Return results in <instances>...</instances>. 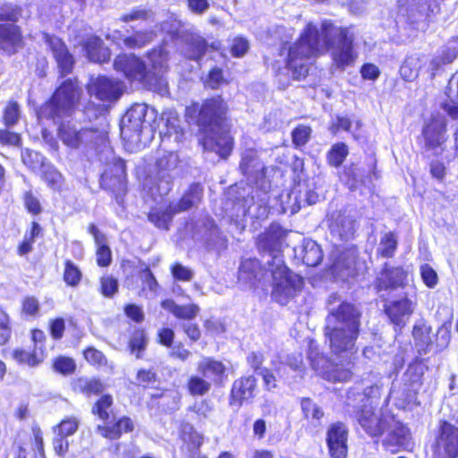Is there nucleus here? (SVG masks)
<instances>
[{
    "label": "nucleus",
    "mask_w": 458,
    "mask_h": 458,
    "mask_svg": "<svg viewBox=\"0 0 458 458\" xmlns=\"http://www.w3.org/2000/svg\"><path fill=\"white\" fill-rule=\"evenodd\" d=\"M259 267V262L257 259H245L242 262L239 268V277L245 281H251L257 277V269Z\"/></svg>",
    "instance_id": "nucleus-55"
},
{
    "label": "nucleus",
    "mask_w": 458,
    "mask_h": 458,
    "mask_svg": "<svg viewBox=\"0 0 458 458\" xmlns=\"http://www.w3.org/2000/svg\"><path fill=\"white\" fill-rule=\"evenodd\" d=\"M21 117L20 106L15 101H10L4 110L3 119L6 126H13Z\"/></svg>",
    "instance_id": "nucleus-57"
},
{
    "label": "nucleus",
    "mask_w": 458,
    "mask_h": 458,
    "mask_svg": "<svg viewBox=\"0 0 458 458\" xmlns=\"http://www.w3.org/2000/svg\"><path fill=\"white\" fill-rule=\"evenodd\" d=\"M269 257L271 260H267V265L272 277V297L277 302L285 304L301 289L302 279L288 270L280 254H269Z\"/></svg>",
    "instance_id": "nucleus-6"
},
{
    "label": "nucleus",
    "mask_w": 458,
    "mask_h": 458,
    "mask_svg": "<svg viewBox=\"0 0 458 458\" xmlns=\"http://www.w3.org/2000/svg\"><path fill=\"white\" fill-rule=\"evenodd\" d=\"M118 91V83L106 77L96 79L89 88V94L102 101L116 99L119 97Z\"/></svg>",
    "instance_id": "nucleus-24"
},
{
    "label": "nucleus",
    "mask_w": 458,
    "mask_h": 458,
    "mask_svg": "<svg viewBox=\"0 0 458 458\" xmlns=\"http://www.w3.org/2000/svg\"><path fill=\"white\" fill-rule=\"evenodd\" d=\"M427 64L425 55H413L408 56L400 68L402 78L407 81H414L422 67Z\"/></svg>",
    "instance_id": "nucleus-32"
},
{
    "label": "nucleus",
    "mask_w": 458,
    "mask_h": 458,
    "mask_svg": "<svg viewBox=\"0 0 458 458\" xmlns=\"http://www.w3.org/2000/svg\"><path fill=\"white\" fill-rule=\"evenodd\" d=\"M147 58L149 69L165 78L164 73L166 72L168 67V52L165 47H160L158 48H154L148 54Z\"/></svg>",
    "instance_id": "nucleus-38"
},
{
    "label": "nucleus",
    "mask_w": 458,
    "mask_h": 458,
    "mask_svg": "<svg viewBox=\"0 0 458 458\" xmlns=\"http://www.w3.org/2000/svg\"><path fill=\"white\" fill-rule=\"evenodd\" d=\"M44 181L53 189H57L62 183V174L52 165L45 164L39 170Z\"/></svg>",
    "instance_id": "nucleus-54"
},
{
    "label": "nucleus",
    "mask_w": 458,
    "mask_h": 458,
    "mask_svg": "<svg viewBox=\"0 0 458 458\" xmlns=\"http://www.w3.org/2000/svg\"><path fill=\"white\" fill-rule=\"evenodd\" d=\"M349 430L342 421L331 423L327 430L326 444L330 458H348Z\"/></svg>",
    "instance_id": "nucleus-14"
},
{
    "label": "nucleus",
    "mask_w": 458,
    "mask_h": 458,
    "mask_svg": "<svg viewBox=\"0 0 458 458\" xmlns=\"http://www.w3.org/2000/svg\"><path fill=\"white\" fill-rule=\"evenodd\" d=\"M136 380L139 386L148 388L158 381V375L154 368H142L137 370Z\"/></svg>",
    "instance_id": "nucleus-53"
},
{
    "label": "nucleus",
    "mask_w": 458,
    "mask_h": 458,
    "mask_svg": "<svg viewBox=\"0 0 458 458\" xmlns=\"http://www.w3.org/2000/svg\"><path fill=\"white\" fill-rule=\"evenodd\" d=\"M439 11V4H434L430 0H405L400 4V12L406 15L411 23L429 20L431 15L438 13Z\"/></svg>",
    "instance_id": "nucleus-16"
},
{
    "label": "nucleus",
    "mask_w": 458,
    "mask_h": 458,
    "mask_svg": "<svg viewBox=\"0 0 458 458\" xmlns=\"http://www.w3.org/2000/svg\"><path fill=\"white\" fill-rule=\"evenodd\" d=\"M21 157L22 163L34 172L39 171L45 165V158L40 153L28 148L21 150Z\"/></svg>",
    "instance_id": "nucleus-47"
},
{
    "label": "nucleus",
    "mask_w": 458,
    "mask_h": 458,
    "mask_svg": "<svg viewBox=\"0 0 458 458\" xmlns=\"http://www.w3.org/2000/svg\"><path fill=\"white\" fill-rule=\"evenodd\" d=\"M211 386V382L200 374L191 375L186 381V390L193 397L206 395L210 391Z\"/></svg>",
    "instance_id": "nucleus-41"
},
{
    "label": "nucleus",
    "mask_w": 458,
    "mask_h": 458,
    "mask_svg": "<svg viewBox=\"0 0 458 458\" xmlns=\"http://www.w3.org/2000/svg\"><path fill=\"white\" fill-rule=\"evenodd\" d=\"M284 237V232L282 227L277 225H271L265 234V239L271 247H276Z\"/></svg>",
    "instance_id": "nucleus-62"
},
{
    "label": "nucleus",
    "mask_w": 458,
    "mask_h": 458,
    "mask_svg": "<svg viewBox=\"0 0 458 458\" xmlns=\"http://www.w3.org/2000/svg\"><path fill=\"white\" fill-rule=\"evenodd\" d=\"M197 371L216 386H223L228 378L226 366L213 357L203 358L197 365Z\"/></svg>",
    "instance_id": "nucleus-19"
},
{
    "label": "nucleus",
    "mask_w": 458,
    "mask_h": 458,
    "mask_svg": "<svg viewBox=\"0 0 458 458\" xmlns=\"http://www.w3.org/2000/svg\"><path fill=\"white\" fill-rule=\"evenodd\" d=\"M349 149L346 144L338 142L334 144L330 150L327 152V159L330 165L338 167L345 160Z\"/></svg>",
    "instance_id": "nucleus-46"
},
{
    "label": "nucleus",
    "mask_w": 458,
    "mask_h": 458,
    "mask_svg": "<svg viewBox=\"0 0 458 458\" xmlns=\"http://www.w3.org/2000/svg\"><path fill=\"white\" fill-rule=\"evenodd\" d=\"M147 106L135 104L124 114L121 121V136L124 141L137 148L140 143V133L147 114Z\"/></svg>",
    "instance_id": "nucleus-11"
},
{
    "label": "nucleus",
    "mask_w": 458,
    "mask_h": 458,
    "mask_svg": "<svg viewBox=\"0 0 458 458\" xmlns=\"http://www.w3.org/2000/svg\"><path fill=\"white\" fill-rule=\"evenodd\" d=\"M386 432L387 437L383 441V445L386 449L403 446L410 436V430L407 426L395 419L391 428Z\"/></svg>",
    "instance_id": "nucleus-27"
},
{
    "label": "nucleus",
    "mask_w": 458,
    "mask_h": 458,
    "mask_svg": "<svg viewBox=\"0 0 458 458\" xmlns=\"http://www.w3.org/2000/svg\"><path fill=\"white\" fill-rule=\"evenodd\" d=\"M259 391L258 380L253 375H242L232 383L228 405L239 410L244 404L253 402Z\"/></svg>",
    "instance_id": "nucleus-12"
},
{
    "label": "nucleus",
    "mask_w": 458,
    "mask_h": 458,
    "mask_svg": "<svg viewBox=\"0 0 458 458\" xmlns=\"http://www.w3.org/2000/svg\"><path fill=\"white\" fill-rule=\"evenodd\" d=\"M125 177L126 168L124 161L121 158H114L112 166L103 173L101 182L121 188L123 185Z\"/></svg>",
    "instance_id": "nucleus-26"
},
{
    "label": "nucleus",
    "mask_w": 458,
    "mask_h": 458,
    "mask_svg": "<svg viewBox=\"0 0 458 458\" xmlns=\"http://www.w3.org/2000/svg\"><path fill=\"white\" fill-rule=\"evenodd\" d=\"M165 399L162 403L164 411L166 413H173L178 411L182 405V394L177 390L168 389L164 393Z\"/></svg>",
    "instance_id": "nucleus-51"
},
{
    "label": "nucleus",
    "mask_w": 458,
    "mask_h": 458,
    "mask_svg": "<svg viewBox=\"0 0 458 458\" xmlns=\"http://www.w3.org/2000/svg\"><path fill=\"white\" fill-rule=\"evenodd\" d=\"M300 405L304 420L315 426L321 425L325 412L317 403L310 397H301L300 399Z\"/></svg>",
    "instance_id": "nucleus-34"
},
{
    "label": "nucleus",
    "mask_w": 458,
    "mask_h": 458,
    "mask_svg": "<svg viewBox=\"0 0 458 458\" xmlns=\"http://www.w3.org/2000/svg\"><path fill=\"white\" fill-rule=\"evenodd\" d=\"M148 344V337L146 330L142 327H138L130 333L127 348L131 354H133L137 359H141L147 350Z\"/></svg>",
    "instance_id": "nucleus-30"
},
{
    "label": "nucleus",
    "mask_w": 458,
    "mask_h": 458,
    "mask_svg": "<svg viewBox=\"0 0 458 458\" xmlns=\"http://www.w3.org/2000/svg\"><path fill=\"white\" fill-rule=\"evenodd\" d=\"M97 133L95 130L81 128L70 122L62 123L58 130L62 142L72 148H78L81 145L92 141Z\"/></svg>",
    "instance_id": "nucleus-15"
},
{
    "label": "nucleus",
    "mask_w": 458,
    "mask_h": 458,
    "mask_svg": "<svg viewBox=\"0 0 458 458\" xmlns=\"http://www.w3.org/2000/svg\"><path fill=\"white\" fill-rule=\"evenodd\" d=\"M21 42L18 28L12 24H0V48L9 54L14 52V48Z\"/></svg>",
    "instance_id": "nucleus-33"
},
{
    "label": "nucleus",
    "mask_w": 458,
    "mask_h": 458,
    "mask_svg": "<svg viewBox=\"0 0 458 458\" xmlns=\"http://www.w3.org/2000/svg\"><path fill=\"white\" fill-rule=\"evenodd\" d=\"M52 369L62 376H71L77 369L74 359L65 355H58L51 361Z\"/></svg>",
    "instance_id": "nucleus-44"
},
{
    "label": "nucleus",
    "mask_w": 458,
    "mask_h": 458,
    "mask_svg": "<svg viewBox=\"0 0 458 458\" xmlns=\"http://www.w3.org/2000/svg\"><path fill=\"white\" fill-rule=\"evenodd\" d=\"M82 274L79 267L72 261L67 260L64 266V280L71 286H76L81 280Z\"/></svg>",
    "instance_id": "nucleus-56"
},
{
    "label": "nucleus",
    "mask_w": 458,
    "mask_h": 458,
    "mask_svg": "<svg viewBox=\"0 0 458 458\" xmlns=\"http://www.w3.org/2000/svg\"><path fill=\"white\" fill-rule=\"evenodd\" d=\"M360 317H335L325 327L329 349L336 359L333 362L323 353L310 356L311 367L332 382H347L352 377V369L358 352L355 343L360 332Z\"/></svg>",
    "instance_id": "nucleus-2"
},
{
    "label": "nucleus",
    "mask_w": 458,
    "mask_h": 458,
    "mask_svg": "<svg viewBox=\"0 0 458 458\" xmlns=\"http://www.w3.org/2000/svg\"><path fill=\"white\" fill-rule=\"evenodd\" d=\"M12 357L17 363L33 368L45 360L46 353H44L43 349H32L28 352L21 348H16L13 351Z\"/></svg>",
    "instance_id": "nucleus-36"
},
{
    "label": "nucleus",
    "mask_w": 458,
    "mask_h": 458,
    "mask_svg": "<svg viewBox=\"0 0 458 458\" xmlns=\"http://www.w3.org/2000/svg\"><path fill=\"white\" fill-rule=\"evenodd\" d=\"M447 100L443 103V108L450 116L458 118V71L453 74L446 87Z\"/></svg>",
    "instance_id": "nucleus-35"
},
{
    "label": "nucleus",
    "mask_w": 458,
    "mask_h": 458,
    "mask_svg": "<svg viewBox=\"0 0 458 458\" xmlns=\"http://www.w3.org/2000/svg\"><path fill=\"white\" fill-rule=\"evenodd\" d=\"M311 128L306 125H298L292 131L293 143L299 148L304 146L310 140Z\"/></svg>",
    "instance_id": "nucleus-59"
},
{
    "label": "nucleus",
    "mask_w": 458,
    "mask_h": 458,
    "mask_svg": "<svg viewBox=\"0 0 458 458\" xmlns=\"http://www.w3.org/2000/svg\"><path fill=\"white\" fill-rule=\"evenodd\" d=\"M357 256L355 250L343 253L333 265L334 276L343 281H348L358 275Z\"/></svg>",
    "instance_id": "nucleus-20"
},
{
    "label": "nucleus",
    "mask_w": 458,
    "mask_h": 458,
    "mask_svg": "<svg viewBox=\"0 0 458 458\" xmlns=\"http://www.w3.org/2000/svg\"><path fill=\"white\" fill-rule=\"evenodd\" d=\"M83 358L91 366L95 368H102L107 365L106 355L94 346H88L82 352Z\"/></svg>",
    "instance_id": "nucleus-49"
},
{
    "label": "nucleus",
    "mask_w": 458,
    "mask_h": 458,
    "mask_svg": "<svg viewBox=\"0 0 458 458\" xmlns=\"http://www.w3.org/2000/svg\"><path fill=\"white\" fill-rule=\"evenodd\" d=\"M240 167L246 175H255L264 170V166L259 162L257 153L252 149L244 152Z\"/></svg>",
    "instance_id": "nucleus-43"
},
{
    "label": "nucleus",
    "mask_w": 458,
    "mask_h": 458,
    "mask_svg": "<svg viewBox=\"0 0 458 458\" xmlns=\"http://www.w3.org/2000/svg\"><path fill=\"white\" fill-rule=\"evenodd\" d=\"M397 247V240L393 233H386L380 240L378 253L384 258L394 256Z\"/></svg>",
    "instance_id": "nucleus-52"
},
{
    "label": "nucleus",
    "mask_w": 458,
    "mask_h": 458,
    "mask_svg": "<svg viewBox=\"0 0 458 458\" xmlns=\"http://www.w3.org/2000/svg\"><path fill=\"white\" fill-rule=\"evenodd\" d=\"M79 428V420L74 416L64 417L57 425L53 428L55 433L64 436L71 437Z\"/></svg>",
    "instance_id": "nucleus-48"
},
{
    "label": "nucleus",
    "mask_w": 458,
    "mask_h": 458,
    "mask_svg": "<svg viewBox=\"0 0 458 458\" xmlns=\"http://www.w3.org/2000/svg\"><path fill=\"white\" fill-rule=\"evenodd\" d=\"M79 99L77 86L71 80L64 81L55 92L52 98L38 112L39 119H51L55 123L72 115Z\"/></svg>",
    "instance_id": "nucleus-7"
},
{
    "label": "nucleus",
    "mask_w": 458,
    "mask_h": 458,
    "mask_svg": "<svg viewBox=\"0 0 458 458\" xmlns=\"http://www.w3.org/2000/svg\"><path fill=\"white\" fill-rule=\"evenodd\" d=\"M420 276L424 284L429 288H434L438 283L437 272L428 264L420 267Z\"/></svg>",
    "instance_id": "nucleus-61"
},
{
    "label": "nucleus",
    "mask_w": 458,
    "mask_h": 458,
    "mask_svg": "<svg viewBox=\"0 0 458 458\" xmlns=\"http://www.w3.org/2000/svg\"><path fill=\"white\" fill-rule=\"evenodd\" d=\"M405 276L403 268L386 266L377 278L376 287L381 291L403 286Z\"/></svg>",
    "instance_id": "nucleus-25"
},
{
    "label": "nucleus",
    "mask_w": 458,
    "mask_h": 458,
    "mask_svg": "<svg viewBox=\"0 0 458 458\" xmlns=\"http://www.w3.org/2000/svg\"><path fill=\"white\" fill-rule=\"evenodd\" d=\"M21 138L20 134L10 131L6 129H0V144L9 147H20Z\"/></svg>",
    "instance_id": "nucleus-63"
},
{
    "label": "nucleus",
    "mask_w": 458,
    "mask_h": 458,
    "mask_svg": "<svg viewBox=\"0 0 458 458\" xmlns=\"http://www.w3.org/2000/svg\"><path fill=\"white\" fill-rule=\"evenodd\" d=\"M114 68L131 81H139L150 90L164 96L168 93L165 78L149 69L148 64L134 55H120L114 62Z\"/></svg>",
    "instance_id": "nucleus-5"
},
{
    "label": "nucleus",
    "mask_w": 458,
    "mask_h": 458,
    "mask_svg": "<svg viewBox=\"0 0 458 458\" xmlns=\"http://www.w3.org/2000/svg\"><path fill=\"white\" fill-rule=\"evenodd\" d=\"M330 228L331 233L341 240H349L354 234L355 221L350 216L339 214L332 222Z\"/></svg>",
    "instance_id": "nucleus-31"
},
{
    "label": "nucleus",
    "mask_w": 458,
    "mask_h": 458,
    "mask_svg": "<svg viewBox=\"0 0 458 458\" xmlns=\"http://www.w3.org/2000/svg\"><path fill=\"white\" fill-rule=\"evenodd\" d=\"M45 40L51 48L62 74L70 72L73 65V58L68 53L64 44L60 38L47 34L45 35Z\"/></svg>",
    "instance_id": "nucleus-22"
},
{
    "label": "nucleus",
    "mask_w": 458,
    "mask_h": 458,
    "mask_svg": "<svg viewBox=\"0 0 458 458\" xmlns=\"http://www.w3.org/2000/svg\"><path fill=\"white\" fill-rule=\"evenodd\" d=\"M457 54L458 52L454 48L449 47L445 50H443L441 55H437L432 59L430 63L431 71L434 72L437 70L441 65L452 63L455 59Z\"/></svg>",
    "instance_id": "nucleus-58"
},
{
    "label": "nucleus",
    "mask_w": 458,
    "mask_h": 458,
    "mask_svg": "<svg viewBox=\"0 0 458 458\" xmlns=\"http://www.w3.org/2000/svg\"><path fill=\"white\" fill-rule=\"evenodd\" d=\"M212 410L213 406L208 399H201L199 402H195L187 408V411L195 414V420L197 421L208 419Z\"/></svg>",
    "instance_id": "nucleus-50"
},
{
    "label": "nucleus",
    "mask_w": 458,
    "mask_h": 458,
    "mask_svg": "<svg viewBox=\"0 0 458 458\" xmlns=\"http://www.w3.org/2000/svg\"><path fill=\"white\" fill-rule=\"evenodd\" d=\"M179 164L177 153L173 151H162L158 154L155 165L154 180L157 182V191L160 195H165L171 189L173 173Z\"/></svg>",
    "instance_id": "nucleus-13"
},
{
    "label": "nucleus",
    "mask_w": 458,
    "mask_h": 458,
    "mask_svg": "<svg viewBox=\"0 0 458 458\" xmlns=\"http://www.w3.org/2000/svg\"><path fill=\"white\" fill-rule=\"evenodd\" d=\"M178 438L182 442L181 451L189 458H196L203 445L204 436L191 423L182 421L178 428Z\"/></svg>",
    "instance_id": "nucleus-18"
},
{
    "label": "nucleus",
    "mask_w": 458,
    "mask_h": 458,
    "mask_svg": "<svg viewBox=\"0 0 458 458\" xmlns=\"http://www.w3.org/2000/svg\"><path fill=\"white\" fill-rule=\"evenodd\" d=\"M412 336L415 346L420 354H426L435 347L437 351H442L450 342V332L443 327L438 328L436 334L425 323H420L413 327Z\"/></svg>",
    "instance_id": "nucleus-10"
},
{
    "label": "nucleus",
    "mask_w": 458,
    "mask_h": 458,
    "mask_svg": "<svg viewBox=\"0 0 458 458\" xmlns=\"http://www.w3.org/2000/svg\"><path fill=\"white\" fill-rule=\"evenodd\" d=\"M162 121L165 126V131H161L165 136L173 137L175 141H180L182 139L183 131L180 125L178 115L174 111H167L162 114Z\"/></svg>",
    "instance_id": "nucleus-40"
},
{
    "label": "nucleus",
    "mask_w": 458,
    "mask_h": 458,
    "mask_svg": "<svg viewBox=\"0 0 458 458\" xmlns=\"http://www.w3.org/2000/svg\"><path fill=\"white\" fill-rule=\"evenodd\" d=\"M91 414L102 422L97 426V432L105 439L114 441L123 434L132 433L135 429L133 420L123 415L116 420L114 412V399L109 393L100 394L92 403Z\"/></svg>",
    "instance_id": "nucleus-4"
},
{
    "label": "nucleus",
    "mask_w": 458,
    "mask_h": 458,
    "mask_svg": "<svg viewBox=\"0 0 458 458\" xmlns=\"http://www.w3.org/2000/svg\"><path fill=\"white\" fill-rule=\"evenodd\" d=\"M327 306L329 315H359L353 304L342 301L335 294L329 297Z\"/></svg>",
    "instance_id": "nucleus-42"
},
{
    "label": "nucleus",
    "mask_w": 458,
    "mask_h": 458,
    "mask_svg": "<svg viewBox=\"0 0 458 458\" xmlns=\"http://www.w3.org/2000/svg\"><path fill=\"white\" fill-rule=\"evenodd\" d=\"M156 34L152 31H138L131 37L123 39V45L129 48H140L149 44L155 38Z\"/></svg>",
    "instance_id": "nucleus-45"
},
{
    "label": "nucleus",
    "mask_w": 458,
    "mask_h": 458,
    "mask_svg": "<svg viewBox=\"0 0 458 458\" xmlns=\"http://www.w3.org/2000/svg\"><path fill=\"white\" fill-rule=\"evenodd\" d=\"M432 458H458V427L440 420L431 445Z\"/></svg>",
    "instance_id": "nucleus-8"
},
{
    "label": "nucleus",
    "mask_w": 458,
    "mask_h": 458,
    "mask_svg": "<svg viewBox=\"0 0 458 458\" xmlns=\"http://www.w3.org/2000/svg\"><path fill=\"white\" fill-rule=\"evenodd\" d=\"M208 47L206 39L200 35L191 34L185 39L182 53L189 59L199 60L206 54Z\"/></svg>",
    "instance_id": "nucleus-28"
},
{
    "label": "nucleus",
    "mask_w": 458,
    "mask_h": 458,
    "mask_svg": "<svg viewBox=\"0 0 458 458\" xmlns=\"http://www.w3.org/2000/svg\"><path fill=\"white\" fill-rule=\"evenodd\" d=\"M428 369V366L421 359H415L409 365L405 371L407 384L410 386H421L423 385V377Z\"/></svg>",
    "instance_id": "nucleus-39"
},
{
    "label": "nucleus",
    "mask_w": 458,
    "mask_h": 458,
    "mask_svg": "<svg viewBox=\"0 0 458 458\" xmlns=\"http://www.w3.org/2000/svg\"><path fill=\"white\" fill-rule=\"evenodd\" d=\"M445 118L441 114L434 115L428 120L422 131L427 150H437L445 143Z\"/></svg>",
    "instance_id": "nucleus-17"
},
{
    "label": "nucleus",
    "mask_w": 458,
    "mask_h": 458,
    "mask_svg": "<svg viewBox=\"0 0 458 458\" xmlns=\"http://www.w3.org/2000/svg\"><path fill=\"white\" fill-rule=\"evenodd\" d=\"M356 419L362 429L372 438L381 437L394 422V415L389 412H375L371 406L361 405L356 411Z\"/></svg>",
    "instance_id": "nucleus-9"
},
{
    "label": "nucleus",
    "mask_w": 458,
    "mask_h": 458,
    "mask_svg": "<svg viewBox=\"0 0 458 458\" xmlns=\"http://www.w3.org/2000/svg\"><path fill=\"white\" fill-rule=\"evenodd\" d=\"M101 293L106 297L113 296L118 290V282L111 276H104L100 280Z\"/></svg>",
    "instance_id": "nucleus-64"
},
{
    "label": "nucleus",
    "mask_w": 458,
    "mask_h": 458,
    "mask_svg": "<svg viewBox=\"0 0 458 458\" xmlns=\"http://www.w3.org/2000/svg\"><path fill=\"white\" fill-rule=\"evenodd\" d=\"M202 197V188L199 184H192L189 191L182 197L176 204L170 205L165 214V222L170 220L172 216L181 211L190 209L199 203Z\"/></svg>",
    "instance_id": "nucleus-21"
},
{
    "label": "nucleus",
    "mask_w": 458,
    "mask_h": 458,
    "mask_svg": "<svg viewBox=\"0 0 458 458\" xmlns=\"http://www.w3.org/2000/svg\"><path fill=\"white\" fill-rule=\"evenodd\" d=\"M87 57L96 63H104L110 58V52L98 37H89L84 43Z\"/></svg>",
    "instance_id": "nucleus-29"
},
{
    "label": "nucleus",
    "mask_w": 458,
    "mask_h": 458,
    "mask_svg": "<svg viewBox=\"0 0 458 458\" xmlns=\"http://www.w3.org/2000/svg\"><path fill=\"white\" fill-rule=\"evenodd\" d=\"M250 48V43L247 38L237 36L232 39L230 52L234 57L243 56Z\"/></svg>",
    "instance_id": "nucleus-60"
},
{
    "label": "nucleus",
    "mask_w": 458,
    "mask_h": 458,
    "mask_svg": "<svg viewBox=\"0 0 458 458\" xmlns=\"http://www.w3.org/2000/svg\"><path fill=\"white\" fill-rule=\"evenodd\" d=\"M354 39L352 27L337 26L325 20L318 30L309 23L298 41L287 48L286 66L295 79H301L309 72L310 58L330 52L333 65L344 70L353 65L358 57Z\"/></svg>",
    "instance_id": "nucleus-1"
},
{
    "label": "nucleus",
    "mask_w": 458,
    "mask_h": 458,
    "mask_svg": "<svg viewBox=\"0 0 458 458\" xmlns=\"http://www.w3.org/2000/svg\"><path fill=\"white\" fill-rule=\"evenodd\" d=\"M71 388L76 394H83L87 397L92 395H100L106 389L104 382L97 377H78L71 381Z\"/></svg>",
    "instance_id": "nucleus-23"
},
{
    "label": "nucleus",
    "mask_w": 458,
    "mask_h": 458,
    "mask_svg": "<svg viewBox=\"0 0 458 458\" xmlns=\"http://www.w3.org/2000/svg\"><path fill=\"white\" fill-rule=\"evenodd\" d=\"M226 112V103L220 97H216L203 102L198 116L199 142L204 150L216 152L221 157H227L233 148L225 125Z\"/></svg>",
    "instance_id": "nucleus-3"
},
{
    "label": "nucleus",
    "mask_w": 458,
    "mask_h": 458,
    "mask_svg": "<svg viewBox=\"0 0 458 458\" xmlns=\"http://www.w3.org/2000/svg\"><path fill=\"white\" fill-rule=\"evenodd\" d=\"M298 255L301 257L303 263L309 267L318 265L323 258L322 250L312 240L303 241Z\"/></svg>",
    "instance_id": "nucleus-37"
}]
</instances>
